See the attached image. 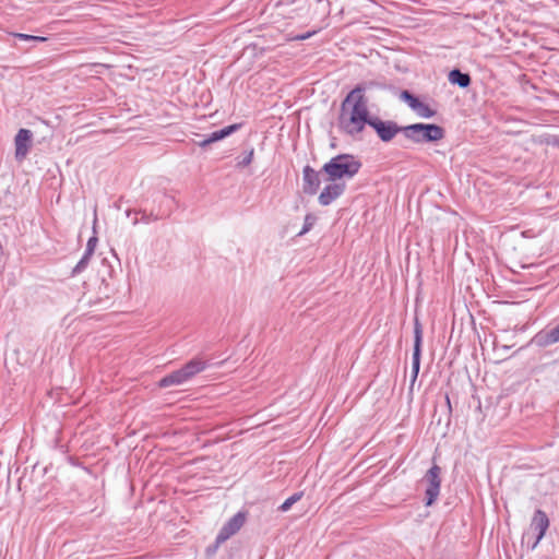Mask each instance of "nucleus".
Here are the masks:
<instances>
[{
  "label": "nucleus",
  "mask_w": 559,
  "mask_h": 559,
  "mask_svg": "<svg viewBox=\"0 0 559 559\" xmlns=\"http://www.w3.org/2000/svg\"><path fill=\"white\" fill-rule=\"evenodd\" d=\"M206 367V364L200 359H192L189 362H187L182 369L190 380L192 377L198 374L199 372L203 371Z\"/></svg>",
  "instance_id": "2eb2a0df"
},
{
  "label": "nucleus",
  "mask_w": 559,
  "mask_h": 559,
  "mask_svg": "<svg viewBox=\"0 0 559 559\" xmlns=\"http://www.w3.org/2000/svg\"><path fill=\"white\" fill-rule=\"evenodd\" d=\"M361 163L353 155L340 154L324 164L322 170L328 179L337 181L342 179H352L360 169Z\"/></svg>",
  "instance_id": "f03ea898"
},
{
  "label": "nucleus",
  "mask_w": 559,
  "mask_h": 559,
  "mask_svg": "<svg viewBox=\"0 0 559 559\" xmlns=\"http://www.w3.org/2000/svg\"><path fill=\"white\" fill-rule=\"evenodd\" d=\"M132 214H133V213H132V211H131V210H128V211L126 212V215H127L128 217H130V219H133V216H131Z\"/></svg>",
  "instance_id": "bb28decb"
},
{
  "label": "nucleus",
  "mask_w": 559,
  "mask_h": 559,
  "mask_svg": "<svg viewBox=\"0 0 559 559\" xmlns=\"http://www.w3.org/2000/svg\"><path fill=\"white\" fill-rule=\"evenodd\" d=\"M14 37H16L21 40H25V41L44 43L47 40V38L43 37V36H34V35H28V34H23V33H16V34H14Z\"/></svg>",
  "instance_id": "4be33fe9"
},
{
  "label": "nucleus",
  "mask_w": 559,
  "mask_h": 559,
  "mask_svg": "<svg viewBox=\"0 0 559 559\" xmlns=\"http://www.w3.org/2000/svg\"><path fill=\"white\" fill-rule=\"evenodd\" d=\"M239 128H240V124L235 123V124L227 126L221 130L213 131L211 134L207 135V138H205L203 141H201L199 143V146L206 147L211 143L221 141V140L229 136L230 134L236 132Z\"/></svg>",
  "instance_id": "f8f14e48"
},
{
  "label": "nucleus",
  "mask_w": 559,
  "mask_h": 559,
  "mask_svg": "<svg viewBox=\"0 0 559 559\" xmlns=\"http://www.w3.org/2000/svg\"><path fill=\"white\" fill-rule=\"evenodd\" d=\"M449 81L460 87H467L471 84V76L467 73L461 72L459 69H454L449 73Z\"/></svg>",
  "instance_id": "dca6fc26"
},
{
  "label": "nucleus",
  "mask_w": 559,
  "mask_h": 559,
  "mask_svg": "<svg viewBox=\"0 0 559 559\" xmlns=\"http://www.w3.org/2000/svg\"><path fill=\"white\" fill-rule=\"evenodd\" d=\"M246 516L243 513L238 512L229 519L221 528L217 534V544H223L235 535L245 524Z\"/></svg>",
  "instance_id": "0eeeda50"
},
{
  "label": "nucleus",
  "mask_w": 559,
  "mask_h": 559,
  "mask_svg": "<svg viewBox=\"0 0 559 559\" xmlns=\"http://www.w3.org/2000/svg\"><path fill=\"white\" fill-rule=\"evenodd\" d=\"M136 214H138V213H136V212H134V218H133V221H132L133 225H136V224L139 223V219H138V217H136Z\"/></svg>",
  "instance_id": "cd10ccee"
},
{
  "label": "nucleus",
  "mask_w": 559,
  "mask_h": 559,
  "mask_svg": "<svg viewBox=\"0 0 559 559\" xmlns=\"http://www.w3.org/2000/svg\"><path fill=\"white\" fill-rule=\"evenodd\" d=\"M304 496V492L302 491H299V492H295L294 495H292L290 497H288L278 508L280 511L282 512H287L293 504H295L296 502H298Z\"/></svg>",
  "instance_id": "a211bd4d"
},
{
  "label": "nucleus",
  "mask_w": 559,
  "mask_h": 559,
  "mask_svg": "<svg viewBox=\"0 0 559 559\" xmlns=\"http://www.w3.org/2000/svg\"><path fill=\"white\" fill-rule=\"evenodd\" d=\"M32 141V132L27 129H20L15 135V157L22 160L26 157Z\"/></svg>",
  "instance_id": "9d476101"
},
{
  "label": "nucleus",
  "mask_w": 559,
  "mask_h": 559,
  "mask_svg": "<svg viewBox=\"0 0 559 559\" xmlns=\"http://www.w3.org/2000/svg\"><path fill=\"white\" fill-rule=\"evenodd\" d=\"M302 173H304V182H305L304 190H305V192L309 193V194L317 193V191L320 187V183H321L319 173L316 171L310 166H306L304 168Z\"/></svg>",
  "instance_id": "9b49d317"
},
{
  "label": "nucleus",
  "mask_w": 559,
  "mask_h": 559,
  "mask_svg": "<svg viewBox=\"0 0 559 559\" xmlns=\"http://www.w3.org/2000/svg\"><path fill=\"white\" fill-rule=\"evenodd\" d=\"M420 118H431L436 111L431 109L427 104L419 102L416 109L414 110Z\"/></svg>",
  "instance_id": "6ab92c4d"
},
{
  "label": "nucleus",
  "mask_w": 559,
  "mask_h": 559,
  "mask_svg": "<svg viewBox=\"0 0 559 559\" xmlns=\"http://www.w3.org/2000/svg\"><path fill=\"white\" fill-rule=\"evenodd\" d=\"M253 154H254L253 148L248 151L247 154L245 155V157L238 163V166H240V167L249 166L253 160Z\"/></svg>",
  "instance_id": "5701e85b"
},
{
  "label": "nucleus",
  "mask_w": 559,
  "mask_h": 559,
  "mask_svg": "<svg viewBox=\"0 0 559 559\" xmlns=\"http://www.w3.org/2000/svg\"><path fill=\"white\" fill-rule=\"evenodd\" d=\"M441 468L438 465H432L423 478V483L426 484L425 499L426 506H431L440 493L441 486Z\"/></svg>",
  "instance_id": "20e7f679"
},
{
  "label": "nucleus",
  "mask_w": 559,
  "mask_h": 559,
  "mask_svg": "<svg viewBox=\"0 0 559 559\" xmlns=\"http://www.w3.org/2000/svg\"><path fill=\"white\" fill-rule=\"evenodd\" d=\"M403 134L414 143L436 142L444 136V130L433 123H414L403 127Z\"/></svg>",
  "instance_id": "7ed1b4c3"
},
{
  "label": "nucleus",
  "mask_w": 559,
  "mask_h": 559,
  "mask_svg": "<svg viewBox=\"0 0 559 559\" xmlns=\"http://www.w3.org/2000/svg\"><path fill=\"white\" fill-rule=\"evenodd\" d=\"M162 218H163L162 215L154 214V213L146 214L145 212H143L141 221L145 224H148L151 222H155V221H158Z\"/></svg>",
  "instance_id": "b1692460"
},
{
  "label": "nucleus",
  "mask_w": 559,
  "mask_h": 559,
  "mask_svg": "<svg viewBox=\"0 0 559 559\" xmlns=\"http://www.w3.org/2000/svg\"><path fill=\"white\" fill-rule=\"evenodd\" d=\"M221 545H222V544H217V537H216V538H215V543H214V545L209 546V547L206 548V554H207L209 556L214 555V554L217 551V549H218V547H219Z\"/></svg>",
  "instance_id": "a878e982"
},
{
  "label": "nucleus",
  "mask_w": 559,
  "mask_h": 559,
  "mask_svg": "<svg viewBox=\"0 0 559 559\" xmlns=\"http://www.w3.org/2000/svg\"><path fill=\"white\" fill-rule=\"evenodd\" d=\"M316 217L312 214H307L304 221V226L301 230L298 233V236H304L307 234L314 225Z\"/></svg>",
  "instance_id": "412c9836"
},
{
  "label": "nucleus",
  "mask_w": 559,
  "mask_h": 559,
  "mask_svg": "<svg viewBox=\"0 0 559 559\" xmlns=\"http://www.w3.org/2000/svg\"><path fill=\"white\" fill-rule=\"evenodd\" d=\"M534 342L538 346H543V347H546V346H549V345H552V344L559 342V324L557 326L552 328L551 330L542 331V332L537 333L534 337Z\"/></svg>",
  "instance_id": "ddd939ff"
},
{
  "label": "nucleus",
  "mask_w": 559,
  "mask_h": 559,
  "mask_svg": "<svg viewBox=\"0 0 559 559\" xmlns=\"http://www.w3.org/2000/svg\"><path fill=\"white\" fill-rule=\"evenodd\" d=\"M415 341H414V352L412 357V383H414L417 379L419 368H420V352H421V340H423V332L421 326L416 320L415 322Z\"/></svg>",
  "instance_id": "6e6552de"
},
{
  "label": "nucleus",
  "mask_w": 559,
  "mask_h": 559,
  "mask_svg": "<svg viewBox=\"0 0 559 559\" xmlns=\"http://www.w3.org/2000/svg\"><path fill=\"white\" fill-rule=\"evenodd\" d=\"M93 253H88V251L85 250L83 257L80 259V261L76 263V265L73 267L71 275L76 276L80 273H82L88 265L91 258Z\"/></svg>",
  "instance_id": "f3484780"
},
{
  "label": "nucleus",
  "mask_w": 559,
  "mask_h": 559,
  "mask_svg": "<svg viewBox=\"0 0 559 559\" xmlns=\"http://www.w3.org/2000/svg\"><path fill=\"white\" fill-rule=\"evenodd\" d=\"M382 142L392 141L399 133H403V127H400L393 120H382L373 116L370 126Z\"/></svg>",
  "instance_id": "39448f33"
},
{
  "label": "nucleus",
  "mask_w": 559,
  "mask_h": 559,
  "mask_svg": "<svg viewBox=\"0 0 559 559\" xmlns=\"http://www.w3.org/2000/svg\"><path fill=\"white\" fill-rule=\"evenodd\" d=\"M548 527H549V519H548L547 514L543 510H539V509L536 510L533 515L531 525H530L531 531H533L536 534L535 539L531 545V550H533L537 547L539 542L545 536Z\"/></svg>",
  "instance_id": "423d86ee"
},
{
  "label": "nucleus",
  "mask_w": 559,
  "mask_h": 559,
  "mask_svg": "<svg viewBox=\"0 0 559 559\" xmlns=\"http://www.w3.org/2000/svg\"><path fill=\"white\" fill-rule=\"evenodd\" d=\"M97 242H98V239L96 236H93L88 239L87 243H86V251H88V253H93L95 252V249H96V246H97Z\"/></svg>",
  "instance_id": "393cba45"
},
{
  "label": "nucleus",
  "mask_w": 559,
  "mask_h": 559,
  "mask_svg": "<svg viewBox=\"0 0 559 559\" xmlns=\"http://www.w3.org/2000/svg\"><path fill=\"white\" fill-rule=\"evenodd\" d=\"M189 381L182 368L167 374L159 381V386L168 388L171 385H179Z\"/></svg>",
  "instance_id": "4468645a"
},
{
  "label": "nucleus",
  "mask_w": 559,
  "mask_h": 559,
  "mask_svg": "<svg viewBox=\"0 0 559 559\" xmlns=\"http://www.w3.org/2000/svg\"><path fill=\"white\" fill-rule=\"evenodd\" d=\"M366 85H357L353 88L341 104L337 118L338 129L349 135L357 136L366 126H370L368 102L365 97Z\"/></svg>",
  "instance_id": "f257e3e1"
},
{
  "label": "nucleus",
  "mask_w": 559,
  "mask_h": 559,
  "mask_svg": "<svg viewBox=\"0 0 559 559\" xmlns=\"http://www.w3.org/2000/svg\"><path fill=\"white\" fill-rule=\"evenodd\" d=\"M400 98L402 100H404L405 103H407V105L413 109L415 110L418 103L420 102L416 96H414L412 93H409L408 91H402L401 92V95H400Z\"/></svg>",
  "instance_id": "aec40b11"
},
{
  "label": "nucleus",
  "mask_w": 559,
  "mask_h": 559,
  "mask_svg": "<svg viewBox=\"0 0 559 559\" xmlns=\"http://www.w3.org/2000/svg\"><path fill=\"white\" fill-rule=\"evenodd\" d=\"M345 183L333 181L324 187L319 195V203L323 206L330 205L345 191Z\"/></svg>",
  "instance_id": "1a4fd4ad"
}]
</instances>
